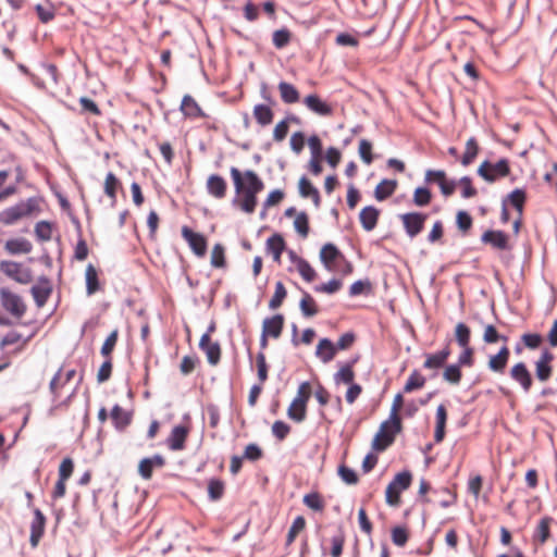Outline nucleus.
Listing matches in <instances>:
<instances>
[{"label": "nucleus", "instance_id": "1", "mask_svg": "<svg viewBox=\"0 0 557 557\" xmlns=\"http://www.w3.org/2000/svg\"><path fill=\"white\" fill-rule=\"evenodd\" d=\"M230 173L236 194H243L242 199H233V205L239 206L246 213H252L257 206V195L264 188L263 182L251 170H247L242 174L237 168L232 166Z\"/></svg>", "mask_w": 557, "mask_h": 557}, {"label": "nucleus", "instance_id": "2", "mask_svg": "<svg viewBox=\"0 0 557 557\" xmlns=\"http://www.w3.org/2000/svg\"><path fill=\"white\" fill-rule=\"evenodd\" d=\"M39 210V201L36 198H28L13 207H10L0 213V221L7 225L15 223L17 220L30 215Z\"/></svg>", "mask_w": 557, "mask_h": 557}, {"label": "nucleus", "instance_id": "3", "mask_svg": "<svg viewBox=\"0 0 557 557\" xmlns=\"http://www.w3.org/2000/svg\"><path fill=\"white\" fill-rule=\"evenodd\" d=\"M310 383L302 382L297 391V396L292 401L287 410V416L295 422H302L306 419L307 403L310 398Z\"/></svg>", "mask_w": 557, "mask_h": 557}, {"label": "nucleus", "instance_id": "4", "mask_svg": "<svg viewBox=\"0 0 557 557\" xmlns=\"http://www.w3.org/2000/svg\"><path fill=\"white\" fill-rule=\"evenodd\" d=\"M412 481V475L410 471H403L395 475V478L389 482L385 491V499L386 503L391 506H396L399 504L400 493L407 490Z\"/></svg>", "mask_w": 557, "mask_h": 557}, {"label": "nucleus", "instance_id": "5", "mask_svg": "<svg viewBox=\"0 0 557 557\" xmlns=\"http://www.w3.org/2000/svg\"><path fill=\"white\" fill-rule=\"evenodd\" d=\"M510 173L507 159H500L496 163L484 161L478 169V174L486 182L493 183Z\"/></svg>", "mask_w": 557, "mask_h": 557}, {"label": "nucleus", "instance_id": "6", "mask_svg": "<svg viewBox=\"0 0 557 557\" xmlns=\"http://www.w3.org/2000/svg\"><path fill=\"white\" fill-rule=\"evenodd\" d=\"M400 431H396L395 422L391 421V418L384 421L379 432L375 434L372 447L376 451H383L394 443L395 435Z\"/></svg>", "mask_w": 557, "mask_h": 557}, {"label": "nucleus", "instance_id": "7", "mask_svg": "<svg viewBox=\"0 0 557 557\" xmlns=\"http://www.w3.org/2000/svg\"><path fill=\"white\" fill-rule=\"evenodd\" d=\"M0 301L2 307L16 318L23 317L26 311V306L22 298L17 294L10 292L8 288L0 289Z\"/></svg>", "mask_w": 557, "mask_h": 557}, {"label": "nucleus", "instance_id": "8", "mask_svg": "<svg viewBox=\"0 0 557 557\" xmlns=\"http://www.w3.org/2000/svg\"><path fill=\"white\" fill-rule=\"evenodd\" d=\"M0 270L21 284H27L33 280L32 271L15 261H1Z\"/></svg>", "mask_w": 557, "mask_h": 557}, {"label": "nucleus", "instance_id": "9", "mask_svg": "<svg viewBox=\"0 0 557 557\" xmlns=\"http://www.w3.org/2000/svg\"><path fill=\"white\" fill-rule=\"evenodd\" d=\"M424 180L426 183L436 182L445 197L451 196L458 184L455 180H447L446 172L443 170H428Z\"/></svg>", "mask_w": 557, "mask_h": 557}, {"label": "nucleus", "instance_id": "10", "mask_svg": "<svg viewBox=\"0 0 557 557\" xmlns=\"http://www.w3.org/2000/svg\"><path fill=\"white\" fill-rule=\"evenodd\" d=\"M406 234L413 238L419 235L424 226L428 215L420 212H408L400 215Z\"/></svg>", "mask_w": 557, "mask_h": 557}, {"label": "nucleus", "instance_id": "11", "mask_svg": "<svg viewBox=\"0 0 557 557\" xmlns=\"http://www.w3.org/2000/svg\"><path fill=\"white\" fill-rule=\"evenodd\" d=\"M182 236L188 243L190 249L196 256L203 257L206 255L207 240L201 234L195 233L188 226H183Z\"/></svg>", "mask_w": 557, "mask_h": 557}, {"label": "nucleus", "instance_id": "12", "mask_svg": "<svg viewBox=\"0 0 557 557\" xmlns=\"http://www.w3.org/2000/svg\"><path fill=\"white\" fill-rule=\"evenodd\" d=\"M34 518L30 523L29 543L32 547H37L45 533L46 517L39 508L33 510Z\"/></svg>", "mask_w": 557, "mask_h": 557}, {"label": "nucleus", "instance_id": "13", "mask_svg": "<svg viewBox=\"0 0 557 557\" xmlns=\"http://www.w3.org/2000/svg\"><path fill=\"white\" fill-rule=\"evenodd\" d=\"M510 377L521 386L524 393H529L533 379L524 362H518L511 368Z\"/></svg>", "mask_w": 557, "mask_h": 557}, {"label": "nucleus", "instance_id": "14", "mask_svg": "<svg viewBox=\"0 0 557 557\" xmlns=\"http://www.w3.org/2000/svg\"><path fill=\"white\" fill-rule=\"evenodd\" d=\"M199 348L206 354L211 366H215L221 359V347L218 342H211L208 334H203L199 342Z\"/></svg>", "mask_w": 557, "mask_h": 557}, {"label": "nucleus", "instance_id": "15", "mask_svg": "<svg viewBox=\"0 0 557 557\" xmlns=\"http://www.w3.org/2000/svg\"><path fill=\"white\" fill-rule=\"evenodd\" d=\"M34 300L37 307H42L47 302L51 292L52 286L48 277L41 276L39 278L38 284L34 285L30 289Z\"/></svg>", "mask_w": 557, "mask_h": 557}, {"label": "nucleus", "instance_id": "16", "mask_svg": "<svg viewBox=\"0 0 557 557\" xmlns=\"http://www.w3.org/2000/svg\"><path fill=\"white\" fill-rule=\"evenodd\" d=\"M481 242L498 250H507L509 248L508 236L503 231L488 230L481 236Z\"/></svg>", "mask_w": 557, "mask_h": 557}, {"label": "nucleus", "instance_id": "17", "mask_svg": "<svg viewBox=\"0 0 557 557\" xmlns=\"http://www.w3.org/2000/svg\"><path fill=\"white\" fill-rule=\"evenodd\" d=\"M165 465L164 458L156 454L152 457H147L140 460L138 466V472L145 480H149L152 476L154 468H162Z\"/></svg>", "mask_w": 557, "mask_h": 557}, {"label": "nucleus", "instance_id": "18", "mask_svg": "<svg viewBox=\"0 0 557 557\" xmlns=\"http://www.w3.org/2000/svg\"><path fill=\"white\" fill-rule=\"evenodd\" d=\"M304 103L310 111L314 112L318 115L330 116L333 113L332 107L314 94L308 95L304 99Z\"/></svg>", "mask_w": 557, "mask_h": 557}, {"label": "nucleus", "instance_id": "19", "mask_svg": "<svg viewBox=\"0 0 557 557\" xmlns=\"http://www.w3.org/2000/svg\"><path fill=\"white\" fill-rule=\"evenodd\" d=\"M284 326V317L277 313L271 318H265L262 323V333L273 338H278Z\"/></svg>", "mask_w": 557, "mask_h": 557}, {"label": "nucleus", "instance_id": "20", "mask_svg": "<svg viewBox=\"0 0 557 557\" xmlns=\"http://www.w3.org/2000/svg\"><path fill=\"white\" fill-rule=\"evenodd\" d=\"M188 435V429L184 425H175L166 440V445L171 450H182Z\"/></svg>", "mask_w": 557, "mask_h": 557}, {"label": "nucleus", "instance_id": "21", "mask_svg": "<svg viewBox=\"0 0 557 557\" xmlns=\"http://www.w3.org/2000/svg\"><path fill=\"white\" fill-rule=\"evenodd\" d=\"M379 215L380 211L375 207H364L359 214V220L363 230L367 232L374 230L379 221Z\"/></svg>", "mask_w": 557, "mask_h": 557}, {"label": "nucleus", "instance_id": "22", "mask_svg": "<svg viewBox=\"0 0 557 557\" xmlns=\"http://www.w3.org/2000/svg\"><path fill=\"white\" fill-rule=\"evenodd\" d=\"M226 182L222 176L218 174L209 176L207 181V190L211 196L218 199L224 198L226 195Z\"/></svg>", "mask_w": 557, "mask_h": 557}, {"label": "nucleus", "instance_id": "23", "mask_svg": "<svg viewBox=\"0 0 557 557\" xmlns=\"http://www.w3.org/2000/svg\"><path fill=\"white\" fill-rule=\"evenodd\" d=\"M509 356V348L507 346H503L496 355L491 356L488 360V369L496 373H503L507 366Z\"/></svg>", "mask_w": 557, "mask_h": 557}, {"label": "nucleus", "instance_id": "24", "mask_svg": "<svg viewBox=\"0 0 557 557\" xmlns=\"http://www.w3.org/2000/svg\"><path fill=\"white\" fill-rule=\"evenodd\" d=\"M298 189L299 195L302 198H311L315 208L320 207L321 198L319 190L311 184V182L306 176L300 177L298 183Z\"/></svg>", "mask_w": 557, "mask_h": 557}, {"label": "nucleus", "instance_id": "25", "mask_svg": "<svg viewBox=\"0 0 557 557\" xmlns=\"http://www.w3.org/2000/svg\"><path fill=\"white\" fill-rule=\"evenodd\" d=\"M336 355V346L334 343L329 338H322L320 339L315 356L324 363H327L334 359Z\"/></svg>", "mask_w": 557, "mask_h": 557}, {"label": "nucleus", "instance_id": "26", "mask_svg": "<svg viewBox=\"0 0 557 557\" xmlns=\"http://www.w3.org/2000/svg\"><path fill=\"white\" fill-rule=\"evenodd\" d=\"M285 248V240L281 234H273L267 239V251L273 256L276 262H280L281 255Z\"/></svg>", "mask_w": 557, "mask_h": 557}, {"label": "nucleus", "instance_id": "27", "mask_svg": "<svg viewBox=\"0 0 557 557\" xmlns=\"http://www.w3.org/2000/svg\"><path fill=\"white\" fill-rule=\"evenodd\" d=\"M181 111L187 117H201V116H205V113L202 112V110L199 107V104L189 95H185L183 97L182 103H181Z\"/></svg>", "mask_w": 557, "mask_h": 557}, {"label": "nucleus", "instance_id": "28", "mask_svg": "<svg viewBox=\"0 0 557 557\" xmlns=\"http://www.w3.org/2000/svg\"><path fill=\"white\" fill-rule=\"evenodd\" d=\"M5 249L11 255L29 253L33 245L26 238H13L7 240Z\"/></svg>", "mask_w": 557, "mask_h": 557}, {"label": "nucleus", "instance_id": "29", "mask_svg": "<svg viewBox=\"0 0 557 557\" xmlns=\"http://www.w3.org/2000/svg\"><path fill=\"white\" fill-rule=\"evenodd\" d=\"M397 187V182L395 180H382L375 187L374 196L376 200L383 201L393 195Z\"/></svg>", "mask_w": 557, "mask_h": 557}, {"label": "nucleus", "instance_id": "30", "mask_svg": "<svg viewBox=\"0 0 557 557\" xmlns=\"http://www.w3.org/2000/svg\"><path fill=\"white\" fill-rule=\"evenodd\" d=\"M341 256V251L331 243L325 244L320 251V260L327 270H332L331 263Z\"/></svg>", "mask_w": 557, "mask_h": 557}, {"label": "nucleus", "instance_id": "31", "mask_svg": "<svg viewBox=\"0 0 557 557\" xmlns=\"http://www.w3.org/2000/svg\"><path fill=\"white\" fill-rule=\"evenodd\" d=\"M111 419L114 426L119 431H122L131 423L132 417L131 413L124 411L119 405H115L111 410Z\"/></svg>", "mask_w": 557, "mask_h": 557}, {"label": "nucleus", "instance_id": "32", "mask_svg": "<svg viewBox=\"0 0 557 557\" xmlns=\"http://www.w3.org/2000/svg\"><path fill=\"white\" fill-rule=\"evenodd\" d=\"M273 115V111L267 104H256L253 108V116L261 126L271 124Z\"/></svg>", "mask_w": 557, "mask_h": 557}, {"label": "nucleus", "instance_id": "33", "mask_svg": "<svg viewBox=\"0 0 557 557\" xmlns=\"http://www.w3.org/2000/svg\"><path fill=\"white\" fill-rule=\"evenodd\" d=\"M278 90L282 101L285 103H295L299 100V92L296 87L287 82L278 84Z\"/></svg>", "mask_w": 557, "mask_h": 557}, {"label": "nucleus", "instance_id": "34", "mask_svg": "<svg viewBox=\"0 0 557 557\" xmlns=\"http://www.w3.org/2000/svg\"><path fill=\"white\" fill-rule=\"evenodd\" d=\"M299 307L302 315L306 318L314 317L318 313L317 304L312 296L307 292H302V298L300 299Z\"/></svg>", "mask_w": 557, "mask_h": 557}, {"label": "nucleus", "instance_id": "35", "mask_svg": "<svg viewBox=\"0 0 557 557\" xmlns=\"http://www.w3.org/2000/svg\"><path fill=\"white\" fill-rule=\"evenodd\" d=\"M86 292L87 294L94 295L99 289V278L96 268L89 263L86 268Z\"/></svg>", "mask_w": 557, "mask_h": 557}, {"label": "nucleus", "instance_id": "36", "mask_svg": "<svg viewBox=\"0 0 557 557\" xmlns=\"http://www.w3.org/2000/svg\"><path fill=\"white\" fill-rule=\"evenodd\" d=\"M525 198V191L521 188H516L510 194H508L505 199L507 202H510V205L518 211L519 215L521 216Z\"/></svg>", "mask_w": 557, "mask_h": 557}, {"label": "nucleus", "instance_id": "37", "mask_svg": "<svg viewBox=\"0 0 557 557\" xmlns=\"http://www.w3.org/2000/svg\"><path fill=\"white\" fill-rule=\"evenodd\" d=\"M356 362V359L351 362L345 364L339 369L338 372L334 374V381L336 384L345 383V384H351L355 377V373L352 371V366Z\"/></svg>", "mask_w": 557, "mask_h": 557}, {"label": "nucleus", "instance_id": "38", "mask_svg": "<svg viewBox=\"0 0 557 557\" xmlns=\"http://www.w3.org/2000/svg\"><path fill=\"white\" fill-rule=\"evenodd\" d=\"M479 152V146L474 137H470L466 143V151L461 158V164L468 166L473 162Z\"/></svg>", "mask_w": 557, "mask_h": 557}, {"label": "nucleus", "instance_id": "39", "mask_svg": "<svg viewBox=\"0 0 557 557\" xmlns=\"http://www.w3.org/2000/svg\"><path fill=\"white\" fill-rule=\"evenodd\" d=\"M286 296H287V290H286L284 284L281 281L276 282L274 295L272 296V298L269 301V308L271 310H275V309L280 308L282 306L284 299L286 298Z\"/></svg>", "mask_w": 557, "mask_h": 557}, {"label": "nucleus", "instance_id": "40", "mask_svg": "<svg viewBox=\"0 0 557 557\" xmlns=\"http://www.w3.org/2000/svg\"><path fill=\"white\" fill-rule=\"evenodd\" d=\"M461 368L457 363L447 366L443 372V379L453 385H458L461 381Z\"/></svg>", "mask_w": 557, "mask_h": 557}, {"label": "nucleus", "instance_id": "41", "mask_svg": "<svg viewBox=\"0 0 557 557\" xmlns=\"http://www.w3.org/2000/svg\"><path fill=\"white\" fill-rule=\"evenodd\" d=\"M35 235L39 242H48L52 238V224L48 221H39L35 225Z\"/></svg>", "mask_w": 557, "mask_h": 557}, {"label": "nucleus", "instance_id": "42", "mask_svg": "<svg viewBox=\"0 0 557 557\" xmlns=\"http://www.w3.org/2000/svg\"><path fill=\"white\" fill-rule=\"evenodd\" d=\"M292 39V33L286 27L277 29L273 33L272 41L276 49L285 48Z\"/></svg>", "mask_w": 557, "mask_h": 557}, {"label": "nucleus", "instance_id": "43", "mask_svg": "<svg viewBox=\"0 0 557 557\" xmlns=\"http://www.w3.org/2000/svg\"><path fill=\"white\" fill-rule=\"evenodd\" d=\"M119 185L120 181L117 177L112 172H109L104 181V193L112 199V205L116 201V188Z\"/></svg>", "mask_w": 557, "mask_h": 557}, {"label": "nucleus", "instance_id": "44", "mask_svg": "<svg viewBox=\"0 0 557 557\" xmlns=\"http://www.w3.org/2000/svg\"><path fill=\"white\" fill-rule=\"evenodd\" d=\"M425 384V377H423L417 370H414L408 377L405 386V393H411L416 389L423 387Z\"/></svg>", "mask_w": 557, "mask_h": 557}, {"label": "nucleus", "instance_id": "45", "mask_svg": "<svg viewBox=\"0 0 557 557\" xmlns=\"http://www.w3.org/2000/svg\"><path fill=\"white\" fill-rule=\"evenodd\" d=\"M224 494V483L219 479H211L208 483V495L210 500L216 502Z\"/></svg>", "mask_w": 557, "mask_h": 557}, {"label": "nucleus", "instance_id": "46", "mask_svg": "<svg viewBox=\"0 0 557 557\" xmlns=\"http://www.w3.org/2000/svg\"><path fill=\"white\" fill-rule=\"evenodd\" d=\"M553 521V518L550 517H544L540 520V523L536 528V532H535V539L540 542V543H545L547 541V539L549 537V525Z\"/></svg>", "mask_w": 557, "mask_h": 557}, {"label": "nucleus", "instance_id": "47", "mask_svg": "<svg viewBox=\"0 0 557 557\" xmlns=\"http://www.w3.org/2000/svg\"><path fill=\"white\" fill-rule=\"evenodd\" d=\"M404 404V398H403V395L401 394H397L395 397H394V400H393V405H392V408H391V421H394L395 422V426H396V431H401V420H400V417L398 416V411L399 409L401 408Z\"/></svg>", "mask_w": 557, "mask_h": 557}, {"label": "nucleus", "instance_id": "48", "mask_svg": "<svg viewBox=\"0 0 557 557\" xmlns=\"http://www.w3.org/2000/svg\"><path fill=\"white\" fill-rule=\"evenodd\" d=\"M432 200V194L428 187H417L413 193V202L418 207H425Z\"/></svg>", "mask_w": 557, "mask_h": 557}, {"label": "nucleus", "instance_id": "49", "mask_svg": "<svg viewBox=\"0 0 557 557\" xmlns=\"http://www.w3.org/2000/svg\"><path fill=\"white\" fill-rule=\"evenodd\" d=\"M297 270L301 277L307 282H312L315 278L314 269L302 258L297 259Z\"/></svg>", "mask_w": 557, "mask_h": 557}, {"label": "nucleus", "instance_id": "50", "mask_svg": "<svg viewBox=\"0 0 557 557\" xmlns=\"http://www.w3.org/2000/svg\"><path fill=\"white\" fill-rule=\"evenodd\" d=\"M470 334V329L465 323L460 322L456 325L455 335L460 347L469 346Z\"/></svg>", "mask_w": 557, "mask_h": 557}, {"label": "nucleus", "instance_id": "51", "mask_svg": "<svg viewBox=\"0 0 557 557\" xmlns=\"http://www.w3.org/2000/svg\"><path fill=\"white\" fill-rule=\"evenodd\" d=\"M456 224L458 230L466 234L472 227V216L467 211L460 210L457 212L456 215Z\"/></svg>", "mask_w": 557, "mask_h": 557}, {"label": "nucleus", "instance_id": "52", "mask_svg": "<svg viewBox=\"0 0 557 557\" xmlns=\"http://www.w3.org/2000/svg\"><path fill=\"white\" fill-rule=\"evenodd\" d=\"M295 230L302 237H307L309 234V219L306 212H300L296 215L294 221Z\"/></svg>", "mask_w": 557, "mask_h": 557}, {"label": "nucleus", "instance_id": "53", "mask_svg": "<svg viewBox=\"0 0 557 557\" xmlns=\"http://www.w3.org/2000/svg\"><path fill=\"white\" fill-rule=\"evenodd\" d=\"M305 525L306 520L302 516H298L294 519L287 533V544H292L295 541L297 534L305 528Z\"/></svg>", "mask_w": 557, "mask_h": 557}, {"label": "nucleus", "instance_id": "54", "mask_svg": "<svg viewBox=\"0 0 557 557\" xmlns=\"http://www.w3.org/2000/svg\"><path fill=\"white\" fill-rule=\"evenodd\" d=\"M211 265L213 268L225 267L224 247L221 244H215L211 251Z\"/></svg>", "mask_w": 557, "mask_h": 557}, {"label": "nucleus", "instance_id": "55", "mask_svg": "<svg viewBox=\"0 0 557 557\" xmlns=\"http://www.w3.org/2000/svg\"><path fill=\"white\" fill-rule=\"evenodd\" d=\"M359 156L368 165L373 162L372 144L368 139H361L359 141Z\"/></svg>", "mask_w": 557, "mask_h": 557}, {"label": "nucleus", "instance_id": "56", "mask_svg": "<svg viewBox=\"0 0 557 557\" xmlns=\"http://www.w3.org/2000/svg\"><path fill=\"white\" fill-rule=\"evenodd\" d=\"M408 531L404 527H395L392 529V541L396 546L403 547L408 541Z\"/></svg>", "mask_w": 557, "mask_h": 557}, {"label": "nucleus", "instance_id": "57", "mask_svg": "<svg viewBox=\"0 0 557 557\" xmlns=\"http://www.w3.org/2000/svg\"><path fill=\"white\" fill-rule=\"evenodd\" d=\"M79 104L82 107L83 112L90 113L97 116L101 115V110L92 99L88 97H81Z\"/></svg>", "mask_w": 557, "mask_h": 557}, {"label": "nucleus", "instance_id": "58", "mask_svg": "<svg viewBox=\"0 0 557 557\" xmlns=\"http://www.w3.org/2000/svg\"><path fill=\"white\" fill-rule=\"evenodd\" d=\"M338 475L346 484L352 485L358 482L355 470L344 465L338 468Z\"/></svg>", "mask_w": 557, "mask_h": 557}, {"label": "nucleus", "instance_id": "59", "mask_svg": "<svg viewBox=\"0 0 557 557\" xmlns=\"http://www.w3.org/2000/svg\"><path fill=\"white\" fill-rule=\"evenodd\" d=\"M342 287V281L337 278H332L327 283H323L321 285H317L314 287L315 292L334 294Z\"/></svg>", "mask_w": 557, "mask_h": 557}, {"label": "nucleus", "instance_id": "60", "mask_svg": "<svg viewBox=\"0 0 557 557\" xmlns=\"http://www.w3.org/2000/svg\"><path fill=\"white\" fill-rule=\"evenodd\" d=\"M304 504L315 511H321L324 507L323 502L318 493H310L305 495Z\"/></svg>", "mask_w": 557, "mask_h": 557}, {"label": "nucleus", "instance_id": "61", "mask_svg": "<svg viewBox=\"0 0 557 557\" xmlns=\"http://www.w3.org/2000/svg\"><path fill=\"white\" fill-rule=\"evenodd\" d=\"M458 184H460L462 186V191H461L462 198L468 199V198L474 197L476 195L478 191L472 186V180L469 176H462L458 181Z\"/></svg>", "mask_w": 557, "mask_h": 557}, {"label": "nucleus", "instance_id": "62", "mask_svg": "<svg viewBox=\"0 0 557 557\" xmlns=\"http://www.w3.org/2000/svg\"><path fill=\"white\" fill-rule=\"evenodd\" d=\"M289 432L290 426L284 421L277 420L272 425V433L280 441H283L288 435Z\"/></svg>", "mask_w": 557, "mask_h": 557}, {"label": "nucleus", "instance_id": "63", "mask_svg": "<svg viewBox=\"0 0 557 557\" xmlns=\"http://www.w3.org/2000/svg\"><path fill=\"white\" fill-rule=\"evenodd\" d=\"M262 449L255 443L246 446L243 458L249 461H257L262 457Z\"/></svg>", "mask_w": 557, "mask_h": 557}, {"label": "nucleus", "instance_id": "64", "mask_svg": "<svg viewBox=\"0 0 557 557\" xmlns=\"http://www.w3.org/2000/svg\"><path fill=\"white\" fill-rule=\"evenodd\" d=\"M74 470V463L71 458H64L59 467V479L66 481Z\"/></svg>", "mask_w": 557, "mask_h": 557}]
</instances>
